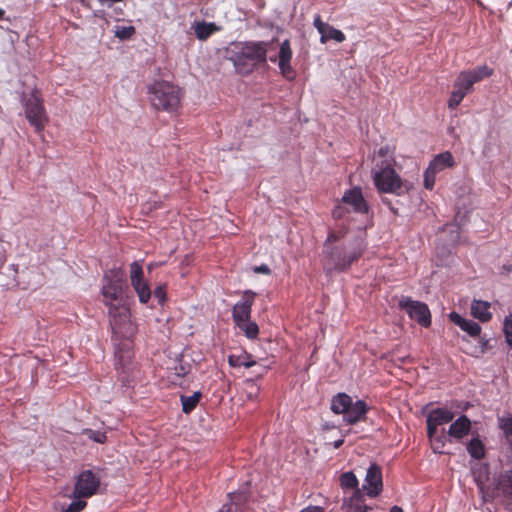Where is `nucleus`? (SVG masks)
<instances>
[{
	"mask_svg": "<svg viewBox=\"0 0 512 512\" xmlns=\"http://www.w3.org/2000/svg\"><path fill=\"white\" fill-rule=\"evenodd\" d=\"M101 293L104 297V304L108 307L110 326L114 333L122 332V325L126 326V333L133 332V323L130 320L126 309L120 310L123 286L125 283L124 274L110 270L104 274Z\"/></svg>",
	"mask_w": 512,
	"mask_h": 512,
	"instance_id": "f257e3e1",
	"label": "nucleus"
},
{
	"mask_svg": "<svg viewBox=\"0 0 512 512\" xmlns=\"http://www.w3.org/2000/svg\"><path fill=\"white\" fill-rule=\"evenodd\" d=\"M275 40L231 43L226 49V58L233 63L237 74L249 76L267 64L268 49Z\"/></svg>",
	"mask_w": 512,
	"mask_h": 512,
	"instance_id": "f03ea898",
	"label": "nucleus"
},
{
	"mask_svg": "<svg viewBox=\"0 0 512 512\" xmlns=\"http://www.w3.org/2000/svg\"><path fill=\"white\" fill-rule=\"evenodd\" d=\"M450 321L466 333L461 338V349L468 355L479 357L492 348L490 339L481 334V327L472 319H466L455 312L450 313Z\"/></svg>",
	"mask_w": 512,
	"mask_h": 512,
	"instance_id": "7ed1b4c3",
	"label": "nucleus"
},
{
	"mask_svg": "<svg viewBox=\"0 0 512 512\" xmlns=\"http://www.w3.org/2000/svg\"><path fill=\"white\" fill-rule=\"evenodd\" d=\"M133 331L135 327L133 326ZM113 333V340L117 341L118 337H121L120 341L115 344V369L117 370L119 379L126 386L130 385L133 380V341L131 340L132 335L126 333V326L122 325V332Z\"/></svg>",
	"mask_w": 512,
	"mask_h": 512,
	"instance_id": "20e7f679",
	"label": "nucleus"
},
{
	"mask_svg": "<svg viewBox=\"0 0 512 512\" xmlns=\"http://www.w3.org/2000/svg\"><path fill=\"white\" fill-rule=\"evenodd\" d=\"M148 93L152 106L157 110L174 113L181 106L182 89L167 81H156L149 86Z\"/></svg>",
	"mask_w": 512,
	"mask_h": 512,
	"instance_id": "39448f33",
	"label": "nucleus"
},
{
	"mask_svg": "<svg viewBox=\"0 0 512 512\" xmlns=\"http://www.w3.org/2000/svg\"><path fill=\"white\" fill-rule=\"evenodd\" d=\"M257 294L252 290H245L241 300L236 302L232 308V319L235 325L244 332L248 339H256L259 334V327L256 322L251 321L252 306Z\"/></svg>",
	"mask_w": 512,
	"mask_h": 512,
	"instance_id": "423d86ee",
	"label": "nucleus"
},
{
	"mask_svg": "<svg viewBox=\"0 0 512 512\" xmlns=\"http://www.w3.org/2000/svg\"><path fill=\"white\" fill-rule=\"evenodd\" d=\"M494 70L482 65L473 70L462 71L454 82V89L450 94V108L460 104L463 98L473 91V85L493 75Z\"/></svg>",
	"mask_w": 512,
	"mask_h": 512,
	"instance_id": "0eeeda50",
	"label": "nucleus"
},
{
	"mask_svg": "<svg viewBox=\"0 0 512 512\" xmlns=\"http://www.w3.org/2000/svg\"><path fill=\"white\" fill-rule=\"evenodd\" d=\"M427 435L431 449L437 454H446L448 436L444 425L448 423V410L445 408L432 409L427 415Z\"/></svg>",
	"mask_w": 512,
	"mask_h": 512,
	"instance_id": "6e6552de",
	"label": "nucleus"
},
{
	"mask_svg": "<svg viewBox=\"0 0 512 512\" xmlns=\"http://www.w3.org/2000/svg\"><path fill=\"white\" fill-rule=\"evenodd\" d=\"M377 166L378 170L373 173V182L379 192L401 196L408 190L391 161L384 160Z\"/></svg>",
	"mask_w": 512,
	"mask_h": 512,
	"instance_id": "1a4fd4ad",
	"label": "nucleus"
},
{
	"mask_svg": "<svg viewBox=\"0 0 512 512\" xmlns=\"http://www.w3.org/2000/svg\"><path fill=\"white\" fill-rule=\"evenodd\" d=\"M363 252L364 246L360 240H355L354 242L343 246L330 247V249H327L326 254L331 267L327 268V272L332 269L340 272L346 271L352 263L358 261V259L363 255Z\"/></svg>",
	"mask_w": 512,
	"mask_h": 512,
	"instance_id": "9d476101",
	"label": "nucleus"
},
{
	"mask_svg": "<svg viewBox=\"0 0 512 512\" xmlns=\"http://www.w3.org/2000/svg\"><path fill=\"white\" fill-rule=\"evenodd\" d=\"M25 117L37 133L44 130L48 117L38 90H33L25 100Z\"/></svg>",
	"mask_w": 512,
	"mask_h": 512,
	"instance_id": "9b49d317",
	"label": "nucleus"
},
{
	"mask_svg": "<svg viewBox=\"0 0 512 512\" xmlns=\"http://www.w3.org/2000/svg\"><path fill=\"white\" fill-rule=\"evenodd\" d=\"M100 478L91 470L82 471L76 481L73 495L75 498H88L96 494Z\"/></svg>",
	"mask_w": 512,
	"mask_h": 512,
	"instance_id": "f8f14e48",
	"label": "nucleus"
},
{
	"mask_svg": "<svg viewBox=\"0 0 512 512\" xmlns=\"http://www.w3.org/2000/svg\"><path fill=\"white\" fill-rule=\"evenodd\" d=\"M293 56V51L290 45V41L288 39L284 40L279 49L278 57L271 56L269 60L271 62L278 61V67L280 70V73L284 78L287 80H293L295 78V71L291 66V60Z\"/></svg>",
	"mask_w": 512,
	"mask_h": 512,
	"instance_id": "ddd939ff",
	"label": "nucleus"
},
{
	"mask_svg": "<svg viewBox=\"0 0 512 512\" xmlns=\"http://www.w3.org/2000/svg\"><path fill=\"white\" fill-rule=\"evenodd\" d=\"M400 305L406 310L410 318L418 322L420 325L428 327L431 324V314L426 304L406 299L401 301Z\"/></svg>",
	"mask_w": 512,
	"mask_h": 512,
	"instance_id": "4468645a",
	"label": "nucleus"
},
{
	"mask_svg": "<svg viewBox=\"0 0 512 512\" xmlns=\"http://www.w3.org/2000/svg\"><path fill=\"white\" fill-rule=\"evenodd\" d=\"M363 487L369 497H377L381 493L383 488L382 469L378 464L373 463L368 468Z\"/></svg>",
	"mask_w": 512,
	"mask_h": 512,
	"instance_id": "2eb2a0df",
	"label": "nucleus"
},
{
	"mask_svg": "<svg viewBox=\"0 0 512 512\" xmlns=\"http://www.w3.org/2000/svg\"><path fill=\"white\" fill-rule=\"evenodd\" d=\"M448 167V151L436 156L429 164L424 173V186L426 189H433L436 173Z\"/></svg>",
	"mask_w": 512,
	"mask_h": 512,
	"instance_id": "dca6fc26",
	"label": "nucleus"
},
{
	"mask_svg": "<svg viewBox=\"0 0 512 512\" xmlns=\"http://www.w3.org/2000/svg\"><path fill=\"white\" fill-rule=\"evenodd\" d=\"M342 202L351 206L356 213L365 214L369 210V206L363 197L360 187H354L345 191L342 196Z\"/></svg>",
	"mask_w": 512,
	"mask_h": 512,
	"instance_id": "f3484780",
	"label": "nucleus"
},
{
	"mask_svg": "<svg viewBox=\"0 0 512 512\" xmlns=\"http://www.w3.org/2000/svg\"><path fill=\"white\" fill-rule=\"evenodd\" d=\"M369 411V407L363 400H357L353 402L347 412L343 414V420L350 425H354L358 422L366 420V415Z\"/></svg>",
	"mask_w": 512,
	"mask_h": 512,
	"instance_id": "a211bd4d",
	"label": "nucleus"
},
{
	"mask_svg": "<svg viewBox=\"0 0 512 512\" xmlns=\"http://www.w3.org/2000/svg\"><path fill=\"white\" fill-rule=\"evenodd\" d=\"M497 489L503 495L507 508L512 512V470L500 475Z\"/></svg>",
	"mask_w": 512,
	"mask_h": 512,
	"instance_id": "6ab92c4d",
	"label": "nucleus"
},
{
	"mask_svg": "<svg viewBox=\"0 0 512 512\" xmlns=\"http://www.w3.org/2000/svg\"><path fill=\"white\" fill-rule=\"evenodd\" d=\"M230 502L222 506L219 512H244V505L248 500L245 492L229 493Z\"/></svg>",
	"mask_w": 512,
	"mask_h": 512,
	"instance_id": "aec40b11",
	"label": "nucleus"
},
{
	"mask_svg": "<svg viewBox=\"0 0 512 512\" xmlns=\"http://www.w3.org/2000/svg\"><path fill=\"white\" fill-rule=\"evenodd\" d=\"M470 429V419L465 415H461L456 421L450 424V437L463 438L469 433Z\"/></svg>",
	"mask_w": 512,
	"mask_h": 512,
	"instance_id": "412c9836",
	"label": "nucleus"
},
{
	"mask_svg": "<svg viewBox=\"0 0 512 512\" xmlns=\"http://www.w3.org/2000/svg\"><path fill=\"white\" fill-rule=\"evenodd\" d=\"M490 304L486 301L474 300L471 305L472 315L480 320L481 322H488L492 318V314L489 311Z\"/></svg>",
	"mask_w": 512,
	"mask_h": 512,
	"instance_id": "4be33fe9",
	"label": "nucleus"
},
{
	"mask_svg": "<svg viewBox=\"0 0 512 512\" xmlns=\"http://www.w3.org/2000/svg\"><path fill=\"white\" fill-rule=\"evenodd\" d=\"M353 403L351 396L346 393H338L331 400V410L335 414H344Z\"/></svg>",
	"mask_w": 512,
	"mask_h": 512,
	"instance_id": "5701e85b",
	"label": "nucleus"
},
{
	"mask_svg": "<svg viewBox=\"0 0 512 512\" xmlns=\"http://www.w3.org/2000/svg\"><path fill=\"white\" fill-rule=\"evenodd\" d=\"M220 27L217 26L214 22H199L194 27V32L197 39L201 41L207 40L212 34L218 32Z\"/></svg>",
	"mask_w": 512,
	"mask_h": 512,
	"instance_id": "b1692460",
	"label": "nucleus"
},
{
	"mask_svg": "<svg viewBox=\"0 0 512 512\" xmlns=\"http://www.w3.org/2000/svg\"><path fill=\"white\" fill-rule=\"evenodd\" d=\"M466 450L473 459L481 460L485 457V444L479 435H476L467 443Z\"/></svg>",
	"mask_w": 512,
	"mask_h": 512,
	"instance_id": "393cba45",
	"label": "nucleus"
},
{
	"mask_svg": "<svg viewBox=\"0 0 512 512\" xmlns=\"http://www.w3.org/2000/svg\"><path fill=\"white\" fill-rule=\"evenodd\" d=\"M131 285H132L133 289L135 290V292L139 298V301L142 304L148 303V301L151 298V289H150V286L147 283V281L145 279H143V280H140L137 282H131Z\"/></svg>",
	"mask_w": 512,
	"mask_h": 512,
	"instance_id": "a878e982",
	"label": "nucleus"
},
{
	"mask_svg": "<svg viewBox=\"0 0 512 512\" xmlns=\"http://www.w3.org/2000/svg\"><path fill=\"white\" fill-rule=\"evenodd\" d=\"M201 398L202 393L199 391L194 392L191 396L181 395L182 411L185 414L191 413L196 408Z\"/></svg>",
	"mask_w": 512,
	"mask_h": 512,
	"instance_id": "bb28decb",
	"label": "nucleus"
},
{
	"mask_svg": "<svg viewBox=\"0 0 512 512\" xmlns=\"http://www.w3.org/2000/svg\"><path fill=\"white\" fill-rule=\"evenodd\" d=\"M469 200V197L467 198H462L461 201H462V205L463 206H466V202ZM457 212H456V215L454 217V225L456 227H458L459 229L461 227H463L469 220V209L466 208V207H463V208H460L459 206L457 207Z\"/></svg>",
	"mask_w": 512,
	"mask_h": 512,
	"instance_id": "cd10ccee",
	"label": "nucleus"
},
{
	"mask_svg": "<svg viewBox=\"0 0 512 512\" xmlns=\"http://www.w3.org/2000/svg\"><path fill=\"white\" fill-rule=\"evenodd\" d=\"M331 39L335 40L338 43H341V42L345 41L346 36L341 30H338V29L334 28L333 26L329 25L327 28V32L322 33V35L320 37V42L322 44H324L328 40H331Z\"/></svg>",
	"mask_w": 512,
	"mask_h": 512,
	"instance_id": "c85d7f7f",
	"label": "nucleus"
},
{
	"mask_svg": "<svg viewBox=\"0 0 512 512\" xmlns=\"http://www.w3.org/2000/svg\"><path fill=\"white\" fill-rule=\"evenodd\" d=\"M498 426L503 431L506 438L512 436V413L498 417Z\"/></svg>",
	"mask_w": 512,
	"mask_h": 512,
	"instance_id": "c756f323",
	"label": "nucleus"
},
{
	"mask_svg": "<svg viewBox=\"0 0 512 512\" xmlns=\"http://www.w3.org/2000/svg\"><path fill=\"white\" fill-rule=\"evenodd\" d=\"M340 484L343 488L354 489L358 486V479L353 472H345L340 477Z\"/></svg>",
	"mask_w": 512,
	"mask_h": 512,
	"instance_id": "7c9ffc66",
	"label": "nucleus"
},
{
	"mask_svg": "<svg viewBox=\"0 0 512 512\" xmlns=\"http://www.w3.org/2000/svg\"><path fill=\"white\" fill-rule=\"evenodd\" d=\"M135 32L136 30L132 25L115 27V36L120 40L130 39L135 34Z\"/></svg>",
	"mask_w": 512,
	"mask_h": 512,
	"instance_id": "2f4dec72",
	"label": "nucleus"
},
{
	"mask_svg": "<svg viewBox=\"0 0 512 512\" xmlns=\"http://www.w3.org/2000/svg\"><path fill=\"white\" fill-rule=\"evenodd\" d=\"M144 279V272L142 265L138 261L130 264V281L137 282Z\"/></svg>",
	"mask_w": 512,
	"mask_h": 512,
	"instance_id": "473e14b6",
	"label": "nucleus"
},
{
	"mask_svg": "<svg viewBox=\"0 0 512 512\" xmlns=\"http://www.w3.org/2000/svg\"><path fill=\"white\" fill-rule=\"evenodd\" d=\"M503 331L507 344L512 346V314L505 317L503 323Z\"/></svg>",
	"mask_w": 512,
	"mask_h": 512,
	"instance_id": "72a5a7b5",
	"label": "nucleus"
},
{
	"mask_svg": "<svg viewBox=\"0 0 512 512\" xmlns=\"http://www.w3.org/2000/svg\"><path fill=\"white\" fill-rule=\"evenodd\" d=\"M85 434L90 439H92L93 441H95L97 443H101L102 444V443H105L106 440H107V436H106L105 432L88 429V430H86Z\"/></svg>",
	"mask_w": 512,
	"mask_h": 512,
	"instance_id": "f704fd0d",
	"label": "nucleus"
},
{
	"mask_svg": "<svg viewBox=\"0 0 512 512\" xmlns=\"http://www.w3.org/2000/svg\"><path fill=\"white\" fill-rule=\"evenodd\" d=\"M228 363L231 367H240V366H245L247 368L253 366L255 364L254 361H251V362H243L241 360V357L240 356H235V355H230L228 357Z\"/></svg>",
	"mask_w": 512,
	"mask_h": 512,
	"instance_id": "c9c22d12",
	"label": "nucleus"
},
{
	"mask_svg": "<svg viewBox=\"0 0 512 512\" xmlns=\"http://www.w3.org/2000/svg\"><path fill=\"white\" fill-rule=\"evenodd\" d=\"M87 505V502L85 500H81L80 498H77V500L72 501L69 506L66 508L64 512H80L82 511Z\"/></svg>",
	"mask_w": 512,
	"mask_h": 512,
	"instance_id": "e433bc0d",
	"label": "nucleus"
},
{
	"mask_svg": "<svg viewBox=\"0 0 512 512\" xmlns=\"http://www.w3.org/2000/svg\"><path fill=\"white\" fill-rule=\"evenodd\" d=\"M342 237H343V233L342 232H335V231L329 232L328 237L326 239V242L324 244V248H325L324 252L327 253V249H330L331 246H328V244L337 242Z\"/></svg>",
	"mask_w": 512,
	"mask_h": 512,
	"instance_id": "4c0bfd02",
	"label": "nucleus"
},
{
	"mask_svg": "<svg viewBox=\"0 0 512 512\" xmlns=\"http://www.w3.org/2000/svg\"><path fill=\"white\" fill-rule=\"evenodd\" d=\"M313 25L320 35H322L324 32H327V28L329 26V24L322 21L320 15H315Z\"/></svg>",
	"mask_w": 512,
	"mask_h": 512,
	"instance_id": "58836bf2",
	"label": "nucleus"
},
{
	"mask_svg": "<svg viewBox=\"0 0 512 512\" xmlns=\"http://www.w3.org/2000/svg\"><path fill=\"white\" fill-rule=\"evenodd\" d=\"M154 296L160 304L166 301V287L164 285L158 286L154 290Z\"/></svg>",
	"mask_w": 512,
	"mask_h": 512,
	"instance_id": "ea45409f",
	"label": "nucleus"
},
{
	"mask_svg": "<svg viewBox=\"0 0 512 512\" xmlns=\"http://www.w3.org/2000/svg\"><path fill=\"white\" fill-rule=\"evenodd\" d=\"M174 370H175V375L178 377H184L185 375H187L189 373V367L185 366L181 363L176 365Z\"/></svg>",
	"mask_w": 512,
	"mask_h": 512,
	"instance_id": "a19ab883",
	"label": "nucleus"
},
{
	"mask_svg": "<svg viewBox=\"0 0 512 512\" xmlns=\"http://www.w3.org/2000/svg\"><path fill=\"white\" fill-rule=\"evenodd\" d=\"M253 271L255 273H257V274H264V275H270L271 274V269L266 264H261L259 266L253 267Z\"/></svg>",
	"mask_w": 512,
	"mask_h": 512,
	"instance_id": "79ce46f5",
	"label": "nucleus"
},
{
	"mask_svg": "<svg viewBox=\"0 0 512 512\" xmlns=\"http://www.w3.org/2000/svg\"><path fill=\"white\" fill-rule=\"evenodd\" d=\"M344 214H345V208L342 207L341 205L336 206L332 211V215L336 219H340V218L344 217Z\"/></svg>",
	"mask_w": 512,
	"mask_h": 512,
	"instance_id": "37998d69",
	"label": "nucleus"
},
{
	"mask_svg": "<svg viewBox=\"0 0 512 512\" xmlns=\"http://www.w3.org/2000/svg\"><path fill=\"white\" fill-rule=\"evenodd\" d=\"M299 512H325V509L321 506L309 505L301 509Z\"/></svg>",
	"mask_w": 512,
	"mask_h": 512,
	"instance_id": "c03bdc74",
	"label": "nucleus"
},
{
	"mask_svg": "<svg viewBox=\"0 0 512 512\" xmlns=\"http://www.w3.org/2000/svg\"><path fill=\"white\" fill-rule=\"evenodd\" d=\"M382 203L385 204L386 206H388V208L391 210V212L394 214V215H397L398 214V209L395 208L393 205H392V202L389 198L387 197H382L381 199Z\"/></svg>",
	"mask_w": 512,
	"mask_h": 512,
	"instance_id": "a18cd8bd",
	"label": "nucleus"
},
{
	"mask_svg": "<svg viewBox=\"0 0 512 512\" xmlns=\"http://www.w3.org/2000/svg\"><path fill=\"white\" fill-rule=\"evenodd\" d=\"M388 153V147H381L378 151V154L382 157H385Z\"/></svg>",
	"mask_w": 512,
	"mask_h": 512,
	"instance_id": "49530a36",
	"label": "nucleus"
},
{
	"mask_svg": "<svg viewBox=\"0 0 512 512\" xmlns=\"http://www.w3.org/2000/svg\"><path fill=\"white\" fill-rule=\"evenodd\" d=\"M344 443V440L343 439H339L337 441L334 442V448H339L342 446V444Z\"/></svg>",
	"mask_w": 512,
	"mask_h": 512,
	"instance_id": "de8ad7c7",
	"label": "nucleus"
},
{
	"mask_svg": "<svg viewBox=\"0 0 512 512\" xmlns=\"http://www.w3.org/2000/svg\"><path fill=\"white\" fill-rule=\"evenodd\" d=\"M390 512H403L402 509L398 506H394L391 508Z\"/></svg>",
	"mask_w": 512,
	"mask_h": 512,
	"instance_id": "09e8293b",
	"label": "nucleus"
},
{
	"mask_svg": "<svg viewBox=\"0 0 512 512\" xmlns=\"http://www.w3.org/2000/svg\"><path fill=\"white\" fill-rule=\"evenodd\" d=\"M4 15L5 11L2 8H0V19H3Z\"/></svg>",
	"mask_w": 512,
	"mask_h": 512,
	"instance_id": "8fccbe9b",
	"label": "nucleus"
},
{
	"mask_svg": "<svg viewBox=\"0 0 512 512\" xmlns=\"http://www.w3.org/2000/svg\"><path fill=\"white\" fill-rule=\"evenodd\" d=\"M454 165L453 163V158H452V155L450 154V163H449V166L450 168Z\"/></svg>",
	"mask_w": 512,
	"mask_h": 512,
	"instance_id": "3c124183",
	"label": "nucleus"
}]
</instances>
